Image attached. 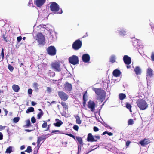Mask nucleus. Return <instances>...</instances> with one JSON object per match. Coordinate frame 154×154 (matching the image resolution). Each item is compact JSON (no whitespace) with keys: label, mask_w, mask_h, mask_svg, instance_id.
Wrapping results in <instances>:
<instances>
[{"label":"nucleus","mask_w":154,"mask_h":154,"mask_svg":"<svg viewBox=\"0 0 154 154\" xmlns=\"http://www.w3.org/2000/svg\"><path fill=\"white\" fill-rule=\"evenodd\" d=\"M149 142V140L148 139H147V140L145 141V145L148 144Z\"/></svg>","instance_id":"59"},{"label":"nucleus","mask_w":154,"mask_h":154,"mask_svg":"<svg viewBox=\"0 0 154 154\" xmlns=\"http://www.w3.org/2000/svg\"><path fill=\"white\" fill-rule=\"evenodd\" d=\"M38 85L36 83H34L33 85V87L34 88L35 91H37L38 89Z\"/></svg>","instance_id":"27"},{"label":"nucleus","mask_w":154,"mask_h":154,"mask_svg":"<svg viewBox=\"0 0 154 154\" xmlns=\"http://www.w3.org/2000/svg\"><path fill=\"white\" fill-rule=\"evenodd\" d=\"M20 119V118L19 117H17L14 118L13 119V122L14 123L17 122Z\"/></svg>","instance_id":"36"},{"label":"nucleus","mask_w":154,"mask_h":154,"mask_svg":"<svg viewBox=\"0 0 154 154\" xmlns=\"http://www.w3.org/2000/svg\"><path fill=\"white\" fill-rule=\"evenodd\" d=\"M153 70L150 68L149 67L146 70V78L147 82L149 80V79L153 75Z\"/></svg>","instance_id":"10"},{"label":"nucleus","mask_w":154,"mask_h":154,"mask_svg":"<svg viewBox=\"0 0 154 154\" xmlns=\"http://www.w3.org/2000/svg\"><path fill=\"white\" fill-rule=\"evenodd\" d=\"M94 138L96 140V141H97V140L100 139V137L98 135H95L94 136Z\"/></svg>","instance_id":"44"},{"label":"nucleus","mask_w":154,"mask_h":154,"mask_svg":"<svg viewBox=\"0 0 154 154\" xmlns=\"http://www.w3.org/2000/svg\"><path fill=\"white\" fill-rule=\"evenodd\" d=\"M146 140H147V139H145L143 140L140 141L139 142V143L142 146H143L144 145H145V141Z\"/></svg>","instance_id":"38"},{"label":"nucleus","mask_w":154,"mask_h":154,"mask_svg":"<svg viewBox=\"0 0 154 154\" xmlns=\"http://www.w3.org/2000/svg\"><path fill=\"white\" fill-rule=\"evenodd\" d=\"M56 121L57 122L56 123H54V125L56 126L60 127L63 124L62 122L58 119H56Z\"/></svg>","instance_id":"25"},{"label":"nucleus","mask_w":154,"mask_h":154,"mask_svg":"<svg viewBox=\"0 0 154 154\" xmlns=\"http://www.w3.org/2000/svg\"><path fill=\"white\" fill-rule=\"evenodd\" d=\"M116 56L115 55H112L110 57V61L112 63H114L116 62Z\"/></svg>","instance_id":"23"},{"label":"nucleus","mask_w":154,"mask_h":154,"mask_svg":"<svg viewBox=\"0 0 154 154\" xmlns=\"http://www.w3.org/2000/svg\"><path fill=\"white\" fill-rule=\"evenodd\" d=\"M31 122L32 123H34L35 122L36 119H35L34 117L32 118Z\"/></svg>","instance_id":"46"},{"label":"nucleus","mask_w":154,"mask_h":154,"mask_svg":"<svg viewBox=\"0 0 154 154\" xmlns=\"http://www.w3.org/2000/svg\"><path fill=\"white\" fill-rule=\"evenodd\" d=\"M130 143V142H129V141L127 142L126 143V146H129V145Z\"/></svg>","instance_id":"60"},{"label":"nucleus","mask_w":154,"mask_h":154,"mask_svg":"<svg viewBox=\"0 0 154 154\" xmlns=\"http://www.w3.org/2000/svg\"><path fill=\"white\" fill-rule=\"evenodd\" d=\"M73 128L74 130L78 131L79 129V127L76 125H75L73 127Z\"/></svg>","instance_id":"41"},{"label":"nucleus","mask_w":154,"mask_h":154,"mask_svg":"<svg viewBox=\"0 0 154 154\" xmlns=\"http://www.w3.org/2000/svg\"><path fill=\"white\" fill-rule=\"evenodd\" d=\"M12 146H10L7 149L5 153H10L12 152Z\"/></svg>","instance_id":"30"},{"label":"nucleus","mask_w":154,"mask_h":154,"mask_svg":"<svg viewBox=\"0 0 154 154\" xmlns=\"http://www.w3.org/2000/svg\"><path fill=\"white\" fill-rule=\"evenodd\" d=\"M46 0H35L36 5L38 7H40L45 3Z\"/></svg>","instance_id":"16"},{"label":"nucleus","mask_w":154,"mask_h":154,"mask_svg":"<svg viewBox=\"0 0 154 154\" xmlns=\"http://www.w3.org/2000/svg\"><path fill=\"white\" fill-rule=\"evenodd\" d=\"M66 134L68 136H70V137H72L74 139H75V136H74L72 134Z\"/></svg>","instance_id":"50"},{"label":"nucleus","mask_w":154,"mask_h":154,"mask_svg":"<svg viewBox=\"0 0 154 154\" xmlns=\"http://www.w3.org/2000/svg\"><path fill=\"white\" fill-rule=\"evenodd\" d=\"M52 69L55 71L60 72L61 71L60 65L59 62H56L51 64Z\"/></svg>","instance_id":"9"},{"label":"nucleus","mask_w":154,"mask_h":154,"mask_svg":"<svg viewBox=\"0 0 154 154\" xmlns=\"http://www.w3.org/2000/svg\"><path fill=\"white\" fill-rule=\"evenodd\" d=\"M34 38L39 45H43L45 43V35L42 33H38Z\"/></svg>","instance_id":"3"},{"label":"nucleus","mask_w":154,"mask_h":154,"mask_svg":"<svg viewBox=\"0 0 154 154\" xmlns=\"http://www.w3.org/2000/svg\"><path fill=\"white\" fill-rule=\"evenodd\" d=\"M60 132V131L59 130H53L52 131L51 134L52 133H57V132L59 133Z\"/></svg>","instance_id":"54"},{"label":"nucleus","mask_w":154,"mask_h":154,"mask_svg":"<svg viewBox=\"0 0 154 154\" xmlns=\"http://www.w3.org/2000/svg\"><path fill=\"white\" fill-rule=\"evenodd\" d=\"M116 32L121 36H124L126 35V31L123 28L118 29Z\"/></svg>","instance_id":"12"},{"label":"nucleus","mask_w":154,"mask_h":154,"mask_svg":"<svg viewBox=\"0 0 154 154\" xmlns=\"http://www.w3.org/2000/svg\"><path fill=\"white\" fill-rule=\"evenodd\" d=\"M32 149H31V147L30 146H28L26 150L25 151V152H27L29 153L32 152Z\"/></svg>","instance_id":"35"},{"label":"nucleus","mask_w":154,"mask_h":154,"mask_svg":"<svg viewBox=\"0 0 154 154\" xmlns=\"http://www.w3.org/2000/svg\"><path fill=\"white\" fill-rule=\"evenodd\" d=\"M64 89L67 91H70L72 89V86L71 84L66 83L64 85Z\"/></svg>","instance_id":"18"},{"label":"nucleus","mask_w":154,"mask_h":154,"mask_svg":"<svg viewBox=\"0 0 154 154\" xmlns=\"http://www.w3.org/2000/svg\"><path fill=\"white\" fill-rule=\"evenodd\" d=\"M25 122L26 123V125L24 126V127H28L31 125L30 120H27Z\"/></svg>","instance_id":"31"},{"label":"nucleus","mask_w":154,"mask_h":154,"mask_svg":"<svg viewBox=\"0 0 154 154\" xmlns=\"http://www.w3.org/2000/svg\"><path fill=\"white\" fill-rule=\"evenodd\" d=\"M133 120L130 119L128 121V123L129 125H131L133 124Z\"/></svg>","instance_id":"42"},{"label":"nucleus","mask_w":154,"mask_h":154,"mask_svg":"<svg viewBox=\"0 0 154 154\" xmlns=\"http://www.w3.org/2000/svg\"><path fill=\"white\" fill-rule=\"evenodd\" d=\"M32 92V90L31 89H28V94H31Z\"/></svg>","instance_id":"48"},{"label":"nucleus","mask_w":154,"mask_h":154,"mask_svg":"<svg viewBox=\"0 0 154 154\" xmlns=\"http://www.w3.org/2000/svg\"><path fill=\"white\" fill-rule=\"evenodd\" d=\"M61 104L65 109H68V106L65 102H62L61 103Z\"/></svg>","instance_id":"33"},{"label":"nucleus","mask_w":154,"mask_h":154,"mask_svg":"<svg viewBox=\"0 0 154 154\" xmlns=\"http://www.w3.org/2000/svg\"><path fill=\"white\" fill-rule=\"evenodd\" d=\"M88 141L91 142L96 141V140L94 138L91 134L89 133L88 135Z\"/></svg>","instance_id":"20"},{"label":"nucleus","mask_w":154,"mask_h":154,"mask_svg":"<svg viewBox=\"0 0 154 154\" xmlns=\"http://www.w3.org/2000/svg\"><path fill=\"white\" fill-rule=\"evenodd\" d=\"M8 68L9 70L11 71H12L14 69L13 67L10 65H8Z\"/></svg>","instance_id":"40"},{"label":"nucleus","mask_w":154,"mask_h":154,"mask_svg":"<svg viewBox=\"0 0 154 154\" xmlns=\"http://www.w3.org/2000/svg\"><path fill=\"white\" fill-rule=\"evenodd\" d=\"M43 113L42 111L40 112L37 115L38 118L40 119L41 117L43 115Z\"/></svg>","instance_id":"39"},{"label":"nucleus","mask_w":154,"mask_h":154,"mask_svg":"<svg viewBox=\"0 0 154 154\" xmlns=\"http://www.w3.org/2000/svg\"><path fill=\"white\" fill-rule=\"evenodd\" d=\"M31 103H32V105L33 106H34L36 104L33 101Z\"/></svg>","instance_id":"64"},{"label":"nucleus","mask_w":154,"mask_h":154,"mask_svg":"<svg viewBox=\"0 0 154 154\" xmlns=\"http://www.w3.org/2000/svg\"><path fill=\"white\" fill-rule=\"evenodd\" d=\"M95 104L94 101L90 100L88 102V107L92 112H93L95 110Z\"/></svg>","instance_id":"11"},{"label":"nucleus","mask_w":154,"mask_h":154,"mask_svg":"<svg viewBox=\"0 0 154 154\" xmlns=\"http://www.w3.org/2000/svg\"><path fill=\"white\" fill-rule=\"evenodd\" d=\"M56 50L55 48L51 46L47 48V52L48 54L51 56H54L56 54Z\"/></svg>","instance_id":"8"},{"label":"nucleus","mask_w":154,"mask_h":154,"mask_svg":"<svg viewBox=\"0 0 154 154\" xmlns=\"http://www.w3.org/2000/svg\"><path fill=\"white\" fill-rule=\"evenodd\" d=\"M92 90L95 91L96 94L100 97H103L105 95V92L101 89L93 88Z\"/></svg>","instance_id":"5"},{"label":"nucleus","mask_w":154,"mask_h":154,"mask_svg":"<svg viewBox=\"0 0 154 154\" xmlns=\"http://www.w3.org/2000/svg\"><path fill=\"white\" fill-rule=\"evenodd\" d=\"M75 139L79 143V144L80 145H78V150L79 151V149L81 150V147L83 145L82 140V138L80 137H76L75 138Z\"/></svg>","instance_id":"14"},{"label":"nucleus","mask_w":154,"mask_h":154,"mask_svg":"<svg viewBox=\"0 0 154 154\" xmlns=\"http://www.w3.org/2000/svg\"><path fill=\"white\" fill-rule=\"evenodd\" d=\"M136 103L137 106L141 110H144L148 107L147 103L143 99H139Z\"/></svg>","instance_id":"2"},{"label":"nucleus","mask_w":154,"mask_h":154,"mask_svg":"<svg viewBox=\"0 0 154 154\" xmlns=\"http://www.w3.org/2000/svg\"><path fill=\"white\" fill-rule=\"evenodd\" d=\"M123 60L125 63L126 64L129 65L131 63V58L127 55H125L124 56Z\"/></svg>","instance_id":"15"},{"label":"nucleus","mask_w":154,"mask_h":154,"mask_svg":"<svg viewBox=\"0 0 154 154\" xmlns=\"http://www.w3.org/2000/svg\"><path fill=\"white\" fill-rule=\"evenodd\" d=\"M82 45V42L81 41L78 39L75 41L72 45L73 48L75 50L79 49Z\"/></svg>","instance_id":"4"},{"label":"nucleus","mask_w":154,"mask_h":154,"mask_svg":"<svg viewBox=\"0 0 154 154\" xmlns=\"http://www.w3.org/2000/svg\"><path fill=\"white\" fill-rule=\"evenodd\" d=\"M32 0H30L29 1V2L28 4V5L30 6H32Z\"/></svg>","instance_id":"49"},{"label":"nucleus","mask_w":154,"mask_h":154,"mask_svg":"<svg viewBox=\"0 0 154 154\" xmlns=\"http://www.w3.org/2000/svg\"><path fill=\"white\" fill-rule=\"evenodd\" d=\"M134 70L137 75H139L140 74L141 70L140 69L139 67L137 66L134 69Z\"/></svg>","instance_id":"24"},{"label":"nucleus","mask_w":154,"mask_h":154,"mask_svg":"<svg viewBox=\"0 0 154 154\" xmlns=\"http://www.w3.org/2000/svg\"><path fill=\"white\" fill-rule=\"evenodd\" d=\"M82 60L85 63L88 62L90 60V57L88 54H84L82 56Z\"/></svg>","instance_id":"13"},{"label":"nucleus","mask_w":154,"mask_h":154,"mask_svg":"<svg viewBox=\"0 0 154 154\" xmlns=\"http://www.w3.org/2000/svg\"><path fill=\"white\" fill-rule=\"evenodd\" d=\"M25 146L24 145H23L21 146L20 148V149L21 150H23L25 148Z\"/></svg>","instance_id":"63"},{"label":"nucleus","mask_w":154,"mask_h":154,"mask_svg":"<svg viewBox=\"0 0 154 154\" xmlns=\"http://www.w3.org/2000/svg\"><path fill=\"white\" fill-rule=\"evenodd\" d=\"M50 8L51 10L55 13L61 14L63 12L61 9H60V11H59V5L55 2L51 3L50 6Z\"/></svg>","instance_id":"1"},{"label":"nucleus","mask_w":154,"mask_h":154,"mask_svg":"<svg viewBox=\"0 0 154 154\" xmlns=\"http://www.w3.org/2000/svg\"><path fill=\"white\" fill-rule=\"evenodd\" d=\"M34 129L33 130H29V129H25V131L27 132H30L32 131H33Z\"/></svg>","instance_id":"61"},{"label":"nucleus","mask_w":154,"mask_h":154,"mask_svg":"<svg viewBox=\"0 0 154 154\" xmlns=\"http://www.w3.org/2000/svg\"><path fill=\"white\" fill-rule=\"evenodd\" d=\"M69 60V62L74 65H75L79 63L78 57L76 55H73L70 57Z\"/></svg>","instance_id":"6"},{"label":"nucleus","mask_w":154,"mask_h":154,"mask_svg":"<svg viewBox=\"0 0 154 154\" xmlns=\"http://www.w3.org/2000/svg\"><path fill=\"white\" fill-rule=\"evenodd\" d=\"M48 75L50 76L53 77L55 75V73L54 72H51L50 70H49L48 73Z\"/></svg>","instance_id":"34"},{"label":"nucleus","mask_w":154,"mask_h":154,"mask_svg":"<svg viewBox=\"0 0 154 154\" xmlns=\"http://www.w3.org/2000/svg\"><path fill=\"white\" fill-rule=\"evenodd\" d=\"M76 119V122L79 124H80L81 123V121L79 117L78 116H77L75 117Z\"/></svg>","instance_id":"32"},{"label":"nucleus","mask_w":154,"mask_h":154,"mask_svg":"<svg viewBox=\"0 0 154 154\" xmlns=\"http://www.w3.org/2000/svg\"><path fill=\"white\" fill-rule=\"evenodd\" d=\"M49 135V134H48L47 135ZM47 135H42L41 137H39L38 138V140H37V143H38V146L39 147L40 146V145H39V144L40 142L43 140H45V139L47 137Z\"/></svg>","instance_id":"17"},{"label":"nucleus","mask_w":154,"mask_h":154,"mask_svg":"<svg viewBox=\"0 0 154 154\" xmlns=\"http://www.w3.org/2000/svg\"><path fill=\"white\" fill-rule=\"evenodd\" d=\"M121 74V72L119 70L116 69L113 72V75L116 77L119 76Z\"/></svg>","instance_id":"22"},{"label":"nucleus","mask_w":154,"mask_h":154,"mask_svg":"<svg viewBox=\"0 0 154 154\" xmlns=\"http://www.w3.org/2000/svg\"><path fill=\"white\" fill-rule=\"evenodd\" d=\"M49 25L47 24V25H44L43 24H41L39 25V26L38 27V28H39L41 30H42V29H45L47 30H49V28H48Z\"/></svg>","instance_id":"19"},{"label":"nucleus","mask_w":154,"mask_h":154,"mask_svg":"<svg viewBox=\"0 0 154 154\" xmlns=\"http://www.w3.org/2000/svg\"><path fill=\"white\" fill-rule=\"evenodd\" d=\"M126 97L125 94L123 93H120L119 94V98L120 100H122L125 99Z\"/></svg>","instance_id":"26"},{"label":"nucleus","mask_w":154,"mask_h":154,"mask_svg":"<svg viewBox=\"0 0 154 154\" xmlns=\"http://www.w3.org/2000/svg\"><path fill=\"white\" fill-rule=\"evenodd\" d=\"M34 111V108L33 107H29L26 111L27 113H29V112H33Z\"/></svg>","instance_id":"29"},{"label":"nucleus","mask_w":154,"mask_h":154,"mask_svg":"<svg viewBox=\"0 0 154 154\" xmlns=\"http://www.w3.org/2000/svg\"><path fill=\"white\" fill-rule=\"evenodd\" d=\"M105 126V127H106L108 129H112V128L111 127L108 125L107 124H106Z\"/></svg>","instance_id":"56"},{"label":"nucleus","mask_w":154,"mask_h":154,"mask_svg":"<svg viewBox=\"0 0 154 154\" xmlns=\"http://www.w3.org/2000/svg\"><path fill=\"white\" fill-rule=\"evenodd\" d=\"M125 105L127 108L129 109L130 112H131L132 111L131 109V105L128 102L126 103Z\"/></svg>","instance_id":"28"},{"label":"nucleus","mask_w":154,"mask_h":154,"mask_svg":"<svg viewBox=\"0 0 154 154\" xmlns=\"http://www.w3.org/2000/svg\"><path fill=\"white\" fill-rule=\"evenodd\" d=\"M94 131H98V129L97 127H94Z\"/></svg>","instance_id":"55"},{"label":"nucleus","mask_w":154,"mask_h":154,"mask_svg":"<svg viewBox=\"0 0 154 154\" xmlns=\"http://www.w3.org/2000/svg\"><path fill=\"white\" fill-rule=\"evenodd\" d=\"M47 125L46 122H44V123L42 125V128H45L47 127Z\"/></svg>","instance_id":"43"},{"label":"nucleus","mask_w":154,"mask_h":154,"mask_svg":"<svg viewBox=\"0 0 154 154\" xmlns=\"http://www.w3.org/2000/svg\"><path fill=\"white\" fill-rule=\"evenodd\" d=\"M86 93H87L86 92L83 96V100L85 101H86L87 100V95Z\"/></svg>","instance_id":"37"},{"label":"nucleus","mask_w":154,"mask_h":154,"mask_svg":"<svg viewBox=\"0 0 154 154\" xmlns=\"http://www.w3.org/2000/svg\"><path fill=\"white\" fill-rule=\"evenodd\" d=\"M151 60L152 61H154V54L152 53L151 56Z\"/></svg>","instance_id":"51"},{"label":"nucleus","mask_w":154,"mask_h":154,"mask_svg":"<svg viewBox=\"0 0 154 154\" xmlns=\"http://www.w3.org/2000/svg\"><path fill=\"white\" fill-rule=\"evenodd\" d=\"M107 134L109 136H112V135H113V133H111V132H107Z\"/></svg>","instance_id":"62"},{"label":"nucleus","mask_w":154,"mask_h":154,"mask_svg":"<svg viewBox=\"0 0 154 154\" xmlns=\"http://www.w3.org/2000/svg\"><path fill=\"white\" fill-rule=\"evenodd\" d=\"M5 127V126H3L2 125H0V131L3 130Z\"/></svg>","instance_id":"52"},{"label":"nucleus","mask_w":154,"mask_h":154,"mask_svg":"<svg viewBox=\"0 0 154 154\" xmlns=\"http://www.w3.org/2000/svg\"><path fill=\"white\" fill-rule=\"evenodd\" d=\"M1 56L2 57V58H3L4 56V49L3 48H2V52L1 54Z\"/></svg>","instance_id":"47"},{"label":"nucleus","mask_w":154,"mask_h":154,"mask_svg":"<svg viewBox=\"0 0 154 154\" xmlns=\"http://www.w3.org/2000/svg\"><path fill=\"white\" fill-rule=\"evenodd\" d=\"M3 110L5 112V116L6 115H7V114L8 113V111L6 110V109H5V108H4L3 109Z\"/></svg>","instance_id":"57"},{"label":"nucleus","mask_w":154,"mask_h":154,"mask_svg":"<svg viewBox=\"0 0 154 154\" xmlns=\"http://www.w3.org/2000/svg\"><path fill=\"white\" fill-rule=\"evenodd\" d=\"M21 39L22 37L20 36L18 37L17 38V40L18 42H20L21 40Z\"/></svg>","instance_id":"53"},{"label":"nucleus","mask_w":154,"mask_h":154,"mask_svg":"<svg viewBox=\"0 0 154 154\" xmlns=\"http://www.w3.org/2000/svg\"><path fill=\"white\" fill-rule=\"evenodd\" d=\"M12 88L14 91L16 92H18L20 89L19 86L18 85L15 84L13 85Z\"/></svg>","instance_id":"21"},{"label":"nucleus","mask_w":154,"mask_h":154,"mask_svg":"<svg viewBox=\"0 0 154 154\" xmlns=\"http://www.w3.org/2000/svg\"><path fill=\"white\" fill-rule=\"evenodd\" d=\"M47 91L48 92H49V93L51 92L52 91V89L51 88L49 87H48L47 88Z\"/></svg>","instance_id":"45"},{"label":"nucleus","mask_w":154,"mask_h":154,"mask_svg":"<svg viewBox=\"0 0 154 154\" xmlns=\"http://www.w3.org/2000/svg\"><path fill=\"white\" fill-rule=\"evenodd\" d=\"M3 135L1 132H0V140H2L3 139Z\"/></svg>","instance_id":"58"},{"label":"nucleus","mask_w":154,"mask_h":154,"mask_svg":"<svg viewBox=\"0 0 154 154\" xmlns=\"http://www.w3.org/2000/svg\"><path fill=\"white\" fill-rule=\"evenodd\" d=\"M58 93L59 97L63 100L66 101L68 98V95L62 91H59Z\"/></svg>","instance_id":"7"}]
</instances>
